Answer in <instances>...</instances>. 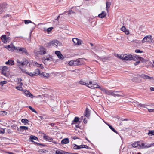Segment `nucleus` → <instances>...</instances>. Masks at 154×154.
Returning <instances> with one entry per match:
<instances>
[{
  "label": "nucleus",
  "mask_w": 154,
  "mask_h": 154,
  "mask_svg": "<svg viewBox=\"0 0 154 154\" xmlns=\"http://www.w3.org/2000/svg\"><path fill=\"white\" fill-rule=\"evenodd\" d=\"M111 5V3L109 2H108L107 1H106V10L107 12L109 11V9L110 7V6Z\"/></svg>",
  "instance_id": "5701e85b"
},
{
  "label": "nucleus",
  "mask_w": 154,
  "mask_h": 154,
  "mask_svg": "<svg viewBox=\"0 0 154 154\" xmlns=\"http://www.w3.org/2000/svg\"><path fill=\"white\" fill-rule=\"evenodd\" d=\"M90 85V86L87 85L88 87L91 88H98L99 86L97 84L95 83L94 82H93L91 81L89 82V84H87V85Z\"/></svg>",
  "instance_id": "39448f33"
},
{
  "label": "nucleus",
  "mask_w": 154,
  "mask_h": 154,
  "mask_svg": "<svg viewBox=\"0 0 154 154\" xmlns=\"http://www.w3.org/2000/svg\"><path fill=\"white\" fill-rule=\"evenodd\" d=\"M109 58V57H107L104 58L102 57L101 58V60L103 61L104 62L105 60H108Z\"/></svg>",
  "instance_id": "49530a36"
},
{
  "label": "nucleus",
  "mask_w": 154,
  "mask_h": 154,
  "mask_svg": "<svg viewBox=\"0 0 154 154\" xmlns=\"http://www.w3.org/2000/svg\"><path fill=\"white\" fill-rule=\"evenodd\" d=\"M2 130H0V133L2 134H3L5 133V129H2Z\"/></svg>",
  "instance_id": "13d9d810"
},
{
  "label": "nucleus",
  "mask_w": 154,
  "mask_h": 154,
  "mask_svg": "<svg viewBox=\"0 0 154 154\" xmlns=\"http://www.w3.org/2000/svg\"><path fill=\"white\" fill-rule=\"evenodd\" d=\"M20 131L23 132L24 130H27L28 129V127L25 126H20Z\"/></svg>",
  "instance_id": "bb28decb"
},
{
  "label": "nucleus",
  "mask_w": 154,
  "mask_h": 154,
  "mask_svg": "<svg viewBox=\"0 0 154 154\" xmlns=\"http://www.w3.org/2000/svg\"><path fill=\"white\" fill-rule=\"evenodd\" d=\"M81 148H83V145H82L80 146H77V149H79Z\"/></svg>",
  "instance_id": "bf43d9fd"
},
{
  "label": "nucleus",
  "mask_w": 154,
  "mask_h": 154,
  "mask_svg": "<svg viewBox=\"0 0 154 154\" xmlns=\"http://www.w3.org/2000/svg\"><path fill=\"white\" fill-rule=\"evenodd\" d=\"M72 146L73 147L74 149H77L78 145H76L75 144H73L72 145Z\"/></svg>",
  "instance_id": "de8ad7c7"
},
{
  "label": "nucleus",
  "mask_w": 154,
  "mask_h": 154,
  "mask_svg": "<svg viewBox=\"0 0 154 154\" xmlns=\"http://www.w3.org/2000/svg\"><path fill=\"white\" fill-rule=\"evenodd\" d=\"M19 68L21 69V71H22V72L23 73H26V72H26V70H25L24 69H22L21 67H20Z\"/></svg>",
  "instance_id": "e2e57ef3"
},
{
  "label": "nucleus",
  "mask_w": 154,
  "mask_h": 154,
  "mask_svg": "<svg viewBox=\"0 0 154 154\" xmlns=\"http://www.w3.org/2000/svg\"><path fill=\"white\" fill-rule=\"evenodd\" d=\"M117 93H121V92L114 91L113 92V94H112V96L114 97L118 96V97H124L126 96L125 94H123L122 93H121V94H118Z\"/></svg>",
  "instance_id": "1a4fd4ad"
},
{
  "label": "nucleus",
  "mask_w": 154,
  "mask_h": 154,
  "mask_svg": "<svg viewBox=\"0 0 154 154\" xmlns=\"http://www.w3.org/2000/svg\"><path fill=\"white\" fill-rule=\"evenodd\" d=\"M34 143L35 144H37L38 145H41V146H46L45 145L41 144V143H38L37 142H34Z\"/></svg>",
  "instance_id": "052dcab7"
},
{
  "label": "nucleus",
  "mask_w": 154,
  "mask_h": 154,
  "mask_svg": "<svg viewBox=\"0 0 154 154\" xmlns=\"http://www.w3.org/2000/svg\"><path fill=\"white\" fill-rule=\"evenodd\" d=\"M55 54L58 56V57L60 59H63L64 58V57L61 53L59 51H56L55 52Z\"/></svg>",
  "instance_id": "4468645a"
},
{
  "label": "nucleus",
  "mask_w": 154,
  "mask_h": 154,
  "mask_svg": "<svg viewBox=\"0 0 154 154\" xmlns=\"http://www.w3.org/2000/svg\"><path fill=\"white\" fill-rule=\"evenodd\" d=\"M53 29V27H50L47 29V31L48 32H49L51 31L52 29Z\"/></svg>",
  "instance_id": "603ef678"
},
{
  "label": "nucleus",
  "mask_w": 154,
  "mask_h": 154,
  "mask_svg": "<svg viewBox=\"0 0 154 154\" xmlns=\"http://www.w3.org/2000/svg\"><path fill=\"white\" fill-rule=\"evenodd\" d=\"M26 74L29 75L31 77H33L34 76L32 72H26Z\"/></svg>",
  "instance_id": "8fccbe9b"
},
{
  "label": "nucleus",
  "mask_w": 154,
  "mask_h": 154,
  "mask_svg": "<svg viewBox=\"0 0 154 154\" xmlns=\"http://www.w3.org/2000/svg\"><path fill=\"white\" fill-rule=\"evenodd\" d=\"M106 93L108 95L112 96L113 92H112L111 91H106Z\"/></svg>",
  "instance_id": "c9c22d12"
},
{
  "label": "nucleus",
  "mask_w": 154,
  "mask_h": 154,
  "mask_svg": "<svg viewBox=\"0 0 154 154\" xmlns=\"http://www.w3.org/2000/svg\"><path fill=\"white\" fill-rule=\"evenodd\" d=\"M1 38L2 41L5 43L9 42L10 41V38L8 37H7L5 35H2Z\"/></svg>",
  "instance_id": "20e7f679"
},
{
  "label": "nucleus",
  "mask_w": 154,
  "mask_h": 154,
  "mask_svg": "<svg viewBox=\"0 0 154 154\" xmlns=\"http://www.w3.org/2000/svg\"><path fill=\"white\" fill-rule=\"evenodd\" d=\"M22 62L21 63V65L23 66L24 65H27L29 63L28 60L25 58L23 60V61H22Z\"/></svg>",
  "instance_id": "393cba45"
},
{
  "label": "nucleus",
  "mask_w": 154,
  "mask_h": 154,
  "mask_svg": "<svg viewBox=\"0 0 154 154\" xmlns=\"http://www.w3.org/2000/svg\"><path fill=\"white\" fill-rule=\"evenodd\" d=\"M40 76L45 78H47L49 77V74L48 73L45 72H42V73H41L40 74Z\"/></svg>",
  "instance_id": "a211bd4d"
},
{
  "label": "nucleus",
  "mask_w": 154,
  "mask_h": 154,
  "mask_svg": "<svg viewBox=\"0 0 154 154\" xmlns=\"http://www.w3.org/2000/svg\"><path fill=\"white\" fill-rule=\"evenodd\" d=\"M5 48L8 49L9 51H13L14 50H16V47H15L13 44H11L5 47Z\"/></svg>",
  "instance_id": "9b49d317"
},
{
  "label": "nucleus",
  "mask_w": 154,
  "mask_h": 154,
  "mask_svg": "<svg viewBox=\"0 0 154 154\" xmlns=\"http://www.w3.org/2000/svg\"><path fill=\"white\" fill-rule=\"evenodd\" d=\"M83 148H85L87 149H90L91 148L86 145H83Z\"/></svg>",
  "instance_id": "680f3d73"
},
{
  "label": "nucleus",
  "mask_w": 154,
  "mask_h": 154,
  "mask_svg": "<svg viewBox=\"0 0 154 154\" xmlns=\"http://www.w3.org/2000/svg\"><path fill=\"white\" fill-rule=\"evenodd\" d=\"M149 132L148 133V135L149 136H152L154 135V130H149Z\"/></svg>",
  "instance_id": "2f4dec72"
},
{
  "label": "nucleus",
  "mask_w": 154,
  "mask_h": 154,
  "mask_svg": "<svg viewBox=\"0 0 154 154\" xmlns=\"http://www.w3.org/2000/svg\"><path fill=\"white\" fill-rule=\"evenodd\" d=\"M90 115V110L88 108H86L85 110V112L84 113V115L87 117H89Z\"/></svg>",
  "instance_id": "aec40b11"
},
{
  "label": "nucleus",
  "mask_w": 154,
  "mask_h": 154,
  "mask_svg": "<svg viewBox=\"0 0 154 154\" xmlns=\"http://www.w3.org/2000/svg\"><path fill=\"white\" fill-rule=\"evenodd\" d=\"M152 37L150 35H148L143 38L142 40L143 43L147 42H150L151 41V38Z\"/></svg>",
  "instance_id": "9d476101"
},
{
  "label": "nucleus",
  "mask_w": 154,
  "mask_h": 154,
  "mask_svg": "<svg viewBox=\"0 0 154 154\" xmlns=\"http://www.w3.org/2000/svg\"><path fill=\"white\" fill-rule=\"evenodd\" d=\"M24 92L25 95L28 97H30L31 98H33V95L29 91L26 90H24Z\"/></svg>",
  "instance_id": "f8f14e48"
},
{
  "label": "nucleus",
  "mask_w": 154,
  "mask_h": 154,
  "mask_svg": "<svg viewBox=\"0 0 154 154\" xmlns=\"http://www.w3.org/2000/svg\"><path fill=\"white\" fill-rule=\"evenodd\" d=\"M17 65L19 66H22V65H21V63H22V61H20L19 60L17 59Z\"/></svg>",
  "instance_id": "c03bdc74"
},
{
  "label": "nucleus",
  "mask_w": 154,
  "mask_h": 154,
  "mask_svg": "<svg viewBox=\"0 0 154 154\" xmlns=\"http://www.w3.org/2000/svg\"><path fill=\"white\" fill-rule=\"evenodd\" d=\"M6 64H9L10 65H13L14 64V61L12 60H9L5 63Z\"/></svg>",
  "instance_id": "b1692460"
},
{
  "label": "nucleus",
  "mask_w": 154,
  "mask_h": 154,
  "mask_svg": "<svg viewBox=\"0 0 154 154\" xmlns=\"http://www.w3.org/2000/svg\"><path fill=\"white\" fill-rule=\"evenodd\" d=\"M8 70V68L7 66H3L2 69V74L6 77L8 76V74L7 73Z\"/></svg>",
  "instance_id": "6e6552de"
},
{
  "label": "nucleus",
  "mask_w": 154,
  "mask_h": 154,
  "mask_svg": "<svg viewBox=\"0 0 154 154\" xmlns=\"http://www.w3.org/2000/svg\"><path fill=\"white\" fill-rule=\"evenodd\" d=\"M135 52L136 53H141L143 52V51H140V50L139 49H136L135 50Z\"/></svg>",
  "instance_id": "864d4df0"
},
{
  "label": "nucleus",
  "mask_w": 154,
  "mask_h": 154,
  "mask_svg": "<svg viewBox=\"0 0 154 154\" xmlns=\"http://www.w3.org/2000/svg\"><path fill=\"white\" fill-rule=\"evenodd\" d=\"M132 57H133V59L132 60H133L134 61H135V59H139L140 58V57L138 55H135L134 56H132Z\"/></svg>",
  "instance_id": "f704fd0d"
},
{
  "label": "nucleus",
  "mask_w": 154,
  "mask_h": 154,
  "mask_svg": "<svg viewBox=\"0 0 154 154\" xmlns=\"http://www.w3.org/2000/svg\"><path fill=\"white\" fill-rule=\"evenodd\" d=\"M72 41L75 45H79L82 44V41L76 38H74L72 39Z\"/></svg>",
  "instance_id": "0eeeda50"
},
{
  "label": "nucleus",
  "mask_w": 154,
  "mask_h": 154,
  "mask_svg": "<svg viewBox=\"0 0 154 154\" xmlns=\"http://www.w3.org/2000/svg\"><path fill=\"white\" fill-rule=\"evenodd\" d=\"M64 151H63L62 152H60L58 151H56V154H64Z\"/></svg>",
  "instance_id": "3c124183"
},
{
  "label": "nucleus",
  "mask_w": 154,
  "mask_h": 154,
  "mask_svg": "<svg viewBox=\"0 0 154 154\" xmlns=\"http://www.w3.org/2000/svg\"><path fill=\"white\" fill-rule=\"evenodd\" d=\"M139 143H140V142L137 141L135 142L132 144V146L133 147L136 148L138 146H139Z\"/></svg>",
  "instance_id": "cd10ccee"
},
{
  "label": "nucleus",
  "mask_w": 154,
  "mask_h": 154,
  "mask_svg": "<svg viewBox=\"0 0 154 154\" xmlns=\"http://www.w3.org/2000/svg\"><path fill=\"white\" fill-rule=\"evenodd\" d=\"M81 60L80 59H78L76 60H74V63H75V66H77L80 65Z\"/></svg>",
  "instance_id": "6ab92c4d"
},
{
  "label": "nucleus",
  "mask_w": 154,
  "mask_h": 154,
  "mask_svg": "<svg viewBox=\"0 0 154 154\" xmlns=\"http://www.w3.org/2000/svg\"><path fill=\"white\" fill-rule=\"evenodd\" d=\"M75 63H74V60H71L69 62V64L71 66H75Z\"/></svg>",
  "instance_id": "4c0bfd02"
},
{
  "label": "nucleus",
  "mask_w": 154,
  "mask_h": 154,
  "mask_svg": "<svg viewBox=\"0 0 154 154\" xmlns=\"http://www.w3.org/2000/svg\"><path fill=\"white\" fill-rule=\"evenodd\" d=\"M69 141L68 138H65L61 141V143L62 144H66L69 143Z\"/></svg>",
  "instance_id": "412c9836"
},
{
  "label": "nucleus",
  "mask_w": 154,
  "mask_h": 154,
  "mask_svg": "<svg viewBox=\"0 0 154 154\" xmlns=\"http://www.w3.org/2000/svg\"><path fill=\"white\" fill-rule=\"evenodd\" d=\"M43 138L45 139H46L47 140L50 142H51L53 140V139L52 138H51L48 136L44 135L43 136Z\"/></svg>",
  "instance_id": "c85d7f7f"
},
{
  "label": "nucleus",
  "mask_w": 154,
  "mask_h": 154,
  "mask_svg": "<svg viewBox=\"0 0 154 154\" xmlns=\"http://www.w3.org/2000/svg\"><path fill=\"white\" fill-rule=\"evenodd\" d=\"M29 109L31 110L32 112L35 113H37L36 111L31 106H29L28 107Z\"/></svg>",
  "instance_id": "ea45409f"
},
{
  "label": "nucleus",
  "mask_w": 154,
  "mask_h": 154,
  "mask_svg": "<svg viewBox=\"0 0 154 154\" xmlns=\"http://www.w3.org/2000/svg\"><path fill=\"white\" fill-rule=\"evenodd\" d=\"M35 72L36 73H38V75H40V70L39 69H36L35 71Z\"/></svg>",
  "instance_id": "a18cd8bd"
},
{
  "label": "nucleus",
  "mask_w": 154,
  "mask_h": 154,
  "mask_svg": "<svg viewBox=\"0 0 154 154\" xmlns=\"http://www.w3.org/2000/svg\"><path fill=\"white\" fill-rule=\"evenodd\" d=\"M38 118L39 119V120H42L44 119V118L43 116H38Z\"/></svg>",
  "instance_id": "0e129e2a"
},
{
  "label": "nucleus",
  "mask_w": 154,
  "mask_h": 154,
  "mask_svg": "<svg viewBox=\"0 0 154 154\" xmlns=\"http://www.w3.org/2000/svg\"><path fill=\"white\" fill-rule=\"evenodd\" d=\"M59 43V42L57 40L54 41V46H57V45Z\"/></svg>",
  "instance_id": "a19ab883"
},
{
  "label": "nucleus",
  "mask_w": 154,
  "mask_h": 154,
  "mask_svg": "<svg viewBox=\"0 0 154 154\" xmlns=\"http://www.w3.org/2000/svg\"><path fill=\"white\" fill-rule=\"evenodd\" d=\"M7 83V82L6 81H1L0 82V85L1 86H3L4 84H6Z\"/></svg>",
  "instance_id": "58836bf2"
},
{
  "label": "nucleus",
  "mask_w": 154,
  "mask_h": 154,
  "mask_svg": "<svg viewBox=\"0 0 154 154\" xmlns=\"http://www.w3.org/2000/svg\"><path fill=\"white\" fill-rule=\"evenodd\" d=\"M126 34L128 35L129 33V32L128 29H127L124 32Z\"/></svg>",
  "instance_id": "774afa93"
},
{
  "label": "nucleus",
  "mask_w": 154,
  "mask_h": 154,
  "mask_svg": "<svg viewBox=\"0 0 154 154\" xmlns=\"http://www.w3.org/2000/svg\"><path fill=\"white\" fill-rule=\"evenodd\" d=\"M137 76L138 77V78L140 77L144 79H148L151 80L152 79L153 80H154V79L153 78V77H150L147 75H146L145 74H138Z\"/></svg>",
  "instance_id": "7ed1b4c3"
},
{
  "label": "nucleus",
  "mask_w": 154,
  "mask_h": 154,
  "mask_svg": "<svg viewBox=\"0 0 154 154\" xmlns=\"http://www.w3.org/2000/svg\"><path fill=\"white\" fill-rule=\"evenodd\" d=\"M139 60H140V61H141L142 62H144L145 61L144 59L141 57H140Z\"/></svg>",
  "instance_id": "69168bd1"
},
{
  "label": "nucleus",
  "mask_w": 154,
  "mask_h": 154,
  "mask_svg": "<svg viewBox=\"0 0 154 154\" xmlns=\"http://www.w3.org/2000/svg\"><path fill=\"white\" fill-rule=\"evenodd\" d=\"M106 14H107L106 12L105 11H103L101 13L98 15V17L100 18H103L106 16Z\"/></svg>",
  "instance_id": "2eb2a0df"
},
{
  "label": "nucleus",
  "mask_w": 154,
  "mask_h": 154,
  "mask_svg": "<svg viewBox=\"0 0 154 154\" xmlns=\"http://www.w3.org/2000/svg\"><path fill=\"white\" fill-rule=\"evenodd\" d=\"M16 50L18 51L21 54H25L26 55H28L29 54L26 48H25L17 47L16 48Z\"/></svg>",
  "instance_id": "f03ea898"
},
{
  "label": "nucleus",
  "mask_w": 154,
  "mask_h": 154,
  "mask_svg": "<svg viewBox=\"0 0 154 154\" xmlns=\"http://www.w3.org/2000/svg\"><path fill=\"white\" fill-rule=\"evenodd\" d=\"M68 12V14L69 16L71 14H75V13L72 10H69L68 11H65L64 13L62 14H64L65 13Z\"/></svg>",
  "instance_id": "c756f323"
},
{
  "label": "nucleus",
  "mask_w": 154,
  "mask_h": 154,
  "mask_svg": "<svg viewBox=\"0 0 154 154\" xmlns=\"http://www.w3.org/2000/svg\"><path fill=\"white\" fill-rule=\"evenodd\" d=\"M33 65L35 66H36L38 67H41L42 69H43L44 67L43 65L42 64H40L37 63L36 62H34L33 63Z\"/></svg>",
  "instance_id": "f3484780"
},
{
  "label": "nucleus",
  "mask_w": 154,
  "mask_h": 154,
  "mask_svg": "<svg viewBox=\"0 0 154 154\" xmlns=\"http://www.w3.org/2000/svg\"><path fill=\"white\" fill-rule=\"evenodd\" d=\"M139 147L138 149H143L145 148L144 147H145V144L140 142V143H139Z\"/></svg>",
  "instance_id": "7c9ffc66"
},
{
  "label": "nucleus",
  "mask_w": 154,
  "mask_h": 154,
  "mask_svg": "<svg viewBox=\"0 0 154 154\" xmlns=\"http://www.w3.org/2000/svg\"><path fill=\"white\" fill-rule=\"evenodd\" d=\"M117 57L122 60H132L133 59L132 55L131 54H117Z\"/></svg>",
  "instance_id": "f257e3e1"
},
{
  "label": "nucleus",
  "mask_w": 154,
  "mask_h": 154,
  "mask_svg": "<svg viewBox=\"0 0 154 154\" xmlns=\"http://www.w3.org/2000/svg\"><path fill=\"white\" fill-rule=\"evenodd\" d=\"M140 62V60H138V61H136L135 63H134V64L135 66L138 65L139 63Z\"/></svg>",
  "instance_id": "338daca9"
},
{
  "label": "nucleus",
  "mask_w": 154,
  "mask_h": 154,
  "mask_svg": "<svg viewBox=\"0 0 154 154\" xmlns=\"http://www.w3.org/2000/svg\"><path fill=\"white\" fill-rule=\"evenodd\" d=\"M51 46H54V41H52L50 42L48 44V46L49 47Z\"/></svg>",
  "instance_id": "79ce46f5"
},
{
  "label": "nucleus",
  "mask_w": 154,
  "mask_h": 154,
  "mask_svg": "<svg viewBox=\"0 0 154 154\" xmlns=\"http://www.w3.org/2000/svg\"><path fill=\"white\" fill-rule=\"evenodd\" d=\"M40 51L39 54H43L46 53V49L43 47H41L40 48Z\"/></svg>",
  "instance_id": "dca6fc26"
},
{
  "label": "nucleus",
  "mask_w": 154,
  "mask_h": 154,
  "mask_svg": "<svg viewBox=\"0 0 154 154\" xmlns=\"http://www.w3.org/2000/svg\"><path fill=\"white\" fill-rule=\"evenodd\" d=\"M24 22L26 24H28L29 23H32V22L29 20H25Z\"/></svg>",
  "instance_id": "37998d69"
},
{
  "label": "nucleus",
  "mask_w": 154,
  "mask_h": 154,
  "mask_svg": "<svg viewBox=\"0 0 154 154\" xmlns=\"http://www.w3.org/2000/svg\"><path fill=\"white\" fill-rule=\"evenodd\" d=\"M39 152H43V153H45L46 152V150H43V149H40L39 150Z\"/></svg>",
  "instance_id": "6e6d98bb"
},
{
  "label": "nucleus",
  "mask_w": 154,
  "mask_h": 154,
  "mask_svg": "<svg viewBox=\"0 0 154 154\" xmlns=\"http://www.w3.org/2000/svg\"><path fill=\"white\" fill-rule=\"evenodd\" d=\"M126 29L125 27L124 26H123L121 28V30L123 31L124 32H125L127 30Z\"/></svg>",
  "instance_id": "09e8293b"
},
{
  "label": "nucleus",
  "mask_w": 154,
  "mask_h": 154,
  "mask_svg": "<svg viewBox=\"0 0 154 154\" xmlns=\"http://www.w3.org/2000/svg\"><path fill=\"white\" fill-rule=\"evenodd\" d=\"M29 139H30V140H29V141H31L32 142H34V143L35 142L33 140H38V137L35 136L33 135L30 136Z\"/></svg>",
  "instance_id": "4be33fe9"
},
{
  "label": "nucleus",
  "mask_w": 154,
  "mask_h": 154,
  "mask_svg": "<svg viewBox=\"0 0 154 154\" xmlns=\"http://www.w3.org/2000/svg\"><path fill=\"white\" fill-rule=\"evenodd\" d=\"M102 93L101 92H100L97 95L94 94V97H93V100L96 102L98 103L99 102L100 99L99 97L101 96Z\"/></svg>",
  "instance_id": "423d86ee"
},
{
  "label": "nucleus",
  "mask_w": 154,
  "mask_h": 154,
  "mask_svg": "<svg viewBox=\"0 0 154 154\" xmlns=\"http://www.w3.org/2000/svg\"><path fill=\"white\" fill-rule=\"evenodd\" d=\"M7 4L5 3H3L0 5V14L4 11L5 9L6 8Z\"/></svg>",
  "instance_id": "ddd939ff"
},
{
  "label": "nucleus",
  "mask_w": 154,
  "mask_h": 154,
  "mask_svg": "<svg viewBox=\"0 0 154 154\" xmlns=\"http://www.w3.org/2000/svg\"><path fill=\"white\" fill-rule=\"evenodd\" d=\"M109 128L114 132L116 133V134H119L118 132L116 130L112 127V126L111 125L109 126Z\"/></svg>",
  "instance_id": "e433bc0d"
},
{
  "label": "nucleus",
  "mask_w": 154,
  "mask_h": 154,
  "mask_svg": "<svg viewBox=\"0 0 154 154\" xmlns=\"http://www.w3.org/2000/svg\"><path fill=\"white\" fill-rule=\"evenodd\" d=\"M79 119L78 117H75L74 119V120L72 121V124H74L75 123H76L78 122H79V123L80 122L79 121Z\"/></svg>",
  "instance_id": "a878e982"
},
{
  "label": "nucleus",
  "mask_w": 154,
  "mask_h": 154,
  "mask_svg": "<svg viewBox=\"0 0 154 154\" xmlns=\"http://www.w3.org/2000/svg\"><path fill=\"white\" fill-rule=\"evenodd\" d=\"M154 146V143L151 144H145V147H144V148H148L150 147L151 146Z\"/></svg>",
  "instance_id": "473e14b6"
},
{
  "label": "nucleus",
  "mask_w": 154,
  "mask_h": 154,
  "mask_svg": "<svg viewBox=\"0 0 154 154\" xmlns=\"http://www.w3.org/2000/svg\"><path fill=\"white\" fill-rule=\"evenodd\" d=\"M16 88L18 90H21V91L23 90L22 87H20V86L16 87Z\"/></svg>",
  "instance_id": "5fc2aeb1"
},
{
  "label": "nucleus",
  "mask_w": 154,
  "mask_h": 154,
  "mask_svg": "<svg viewBox=\"0 0 154 154\" xmlns=\"http://www.w3.org/2000/svg\"><path fill=\"white\" fill-rule=\"evenodd\" d=\"M79 82H80V84H82V85H86V83L85 82H83V81L80 80L79 81Z\"/></svg>",
  "instance_id": "4d7b16f0"
},
{
  "label": "nucleus",
  "mask_w": 154,
  "mask_h": 154,
  "mask_svg": "<svg viewBox=\"0 0 154 154\" xmlns=\"http://www.w3.org/2000/svg\"><path fill=\"white\" fill-rule=\"evenodd\" d=\"M21 122L23 123H25L24 125H26V123H28L29 121L26 119H22Z\"/></svg>",
  "instance_id": "72a5a7b5"
}]
</instances>
